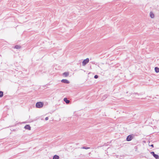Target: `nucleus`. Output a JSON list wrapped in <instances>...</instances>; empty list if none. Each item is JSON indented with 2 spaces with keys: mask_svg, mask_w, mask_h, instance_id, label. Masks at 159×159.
Segmentation results:
<instances>
[{
  "mask_svg": "<svg viewBox=\"0 0 159 159\" xmlns=\"http://www.w3.org/2000/svg\"><path fill=\"white\" fill-rule=\"evenodd\" d=\"M81 148L87 149H89L90 148L87 147H82Z\"/></svg>",
  "mask_w": 159,
  "mask_h": 159,
  "instance_id": "ddd939ff",
  "label": "nucleus"
},
{
  "mask_svg": "<svg viewBox=\"0 0 159 159\" xmlns=\"http://www.w3.org/2000/svg\"><path fill=\"white\" fill-rule=\"evenodd\" d=\"M48 117H46V118H45V120H48Z\"/></svg>",
  "mask_w": 159,
  "mask_h": 159,
  "instance_id": "f3484780",
  "label": "nucleus"
},
{
  "mask_svg": "<svg viewBox=\"0 0 159 159\" xmlns=\"http://www.w3.org/2000/svg\"><path fill=\"white\" fill-rule=\"evenodd\" d=\"M59 157L57 155H54L53 157V159H59Z\"/></svg>",
  "mask_w": 159,
  "mask_h": 159,
  "instance_id": "9d476101",
  "label": "nucleus"
},
{
  "mask_svg": "<svg viewBox=\"0 0 159 159\" xmlns=\"http://www.w3.org/2000/svg\"><path fill=\"white\" fill-rule=\"evenodd\" d=\"M3 96V92L2 91H0V97H2Z\"/></svg>",
  "mask_w": 159,
  "mask_h": 159,
  "instance_id": "4468645a",
  "label": "nucleus"
},
{
  "mask_svg": "<svg viewBox=\"0 0 159 159\" xmlns=\"http://www.w3.org/2000/svg\"><path fill=\"white\" fill-rule=\"evenodd\" d=\"M133 136L131 135H129L127 136L126 138V140L127 141H130L133 139Z\"/></svg>",
  "mask_w": 159,
  "mask_h": 159,
  "instance_id": "7ed1b4c3",
  "label": "nucleus"
},
{
  "mask_svg": "<svg viewBox=\"0 0 159 159\" xmlns=\"http://www.w3.org/2000/svg\"><path fill=\"white\" fill-rule=\"evenodd\" d=\"M20 46L19 45H16L15 46V48L16 49H19L20 48Z\"/></svg>",
  "mask_w": 159,
  "mask_h": 159,
  "instance_id": "f8f14e48",
  "label": "nucleus"
},
{
  "mask_svg": "<svg viewBox=\"0 0 159 159\" xmlns=\"http://www.w3.org/2000/svg\"><path fill=\"white\" fill-rule=\"evenodd\" d=\"M151 153L152 155L154 156L155 154L154 152H151Z\"/></svg>",
  "mask_w": 159,
  "mask_h": 159,
  "instance_id": "2eb2a0df",
  "label": "nucleus"
},
{
  "mask_svg": "<svg viewBox=\"0 0 159 159\" xmlns=\"http://www.w3.org/2000/svg\"><path fill=\"white\" fill-rule=\"evenodd\" d=\"M26 129H27L29 130H30V127L29 125H26L24 127Z\"/></svg>",
  "mask_w": 159,
  "mask_h": 159,
  "instance_id": "423d86ee",
  "label": "nucleus"
},
{
  "mask_svg": "<svg viewBox=\"0 0 159 159\" xmlns=\"http://www.w3.org/2000/svg\"><path fill=\"white\" fill-rule=\"evenodd\" d=\"M61 82L66 84H69L70 83L69 81L66 79H63L61 80Z\"/></svg>",
  "mask_w": 159,
  "mask_h": 159,
  "instance_id": "20e7f679",
  "label": "nucleus"
},
{
  "mask_svg": "<svg viewBox=\"0 0 159 159\" xmlns=\"http://www.w3.org/2000/svg\"><path fill=\"white\" fill-rule=\"evenodd\" d=\"M64 101L66 102V103L67 104H68L70 103V101L68 100L66 98H65L64 99Z\"/></svg>",
  "mask_w": 159,
  "mask_h": 159,
  "instance_id": "6e6552de",
  "label": "nucleus"
},
{
  "mask_svg": "<svg viewBox=\"0 0 159 159\" xmlns=\"http://www.w3.org/2000/svg\"><path fill=\"white\" fill-rule=\"evenodd\" d=\"M89 61V59L88 58H87L86 59L84 60L82 62V66H85L88 63Z\"/></svg>",
  "mask_w": 159,
  "mask_h": 159,
  "instance_id": "f03ea898",
  "label": "nucleus"
},
{
  "mask_svg": "<svg viewBox=\"0 0 159 159\" xmlns=\"http://www.w3.org/2000/svg\"><path fill=\"white\" fill-rule=\"evenodd\" d=\"M69 72H65L63 73V75L65 77L68 76L69 75Z\"/></svg>",
  "mask_w": 159,
  "mask_h": 159,
  "instance_id": "39448f33",
  "label": "nucleus"
},
{
  "mask_svg": "<svg viewBox=\"0 0 159 159\" xmlns=\"http://www.w3.org/2000/svg\"><path fill=\"white\" fill-rule=\"evenodd\" d=\"M43 106V103L42 102H38L36 104V107L38 108H41Z\"/></svg>",
  "mask_w": 159,
  "mask_h": 159,
  "instance_id": "f257e3e1",
  "label": "nucleus"
},
{
  "mask_svg": "<svg viewBox=\"0 0 159 159\" xmlns=\"http://www.w3.org/2000/svg\"><path fill=\"white\" fill-rule=\"evenodd\" d=\"M155 70L156 73L159 72V68L157 67H155Z\"/></svg>",
  "mask_w": 159,
  "mask_h": 159,
  "instance_id": "1a4fd4ad",
  "label": "nucleus"
},
{
  "mask_svg": "<svg viewBox=\"0 0 159 159\" xmlns=\"http://www.w3.org/2000/svg\"><path fill=\"white\" fill-rule=\"evenodd\" d=\"M152 147H154V146H153V144H152L151 145H150Z\"/></svg>",
  "mask_w": 159,
  "mask_h": 159,
  "instance_id": "a211bd4d",
  "label": "nucleus"
},
{
  "mask_svg": "<svg viewBox=\"0 0 159 159\" xmlns=\"http://www.w3.org/2000/svg\"><path fill=\"white\" fill-rule=\"evenodd\" d=\"M98 75H95L94 76V78H95V79H97L98 78Z\"/></svg>",
  "mask_w": 159,
  "mask_h": 159,
  "instance_id": "dca6fc26",
  "label": "nucleus"
},
{
  "mask_svg": "<svg viewBox=\"0 0 159 159\" xmlns=\"http://www.w3.org/2000/svg\"><path fill=\"white\" fill-rule=\"evenodd\" d=\"M150 16L152 18H153L154 17V15L152 11L150 12Z\"/></svg>",
  "mask_w": 159,
  "mask_h": 159,
  "instance_id": "0eeeda50",
  "label": "nucleus"
},
{
  "mask_svg": "<svg viewBox=\"0 0 159 159\" xmlns=\"http://www.w3.org/2000/svg\"><path fill=\"white\" fill-rule=\"evenodd\" d=\"M154 157L156 159H159V156L158 155L155 154L154 156Z\"/></svg>",
  "mask_w": 159,
  "mask_h": 159,
  "instance_id": "9b49d317",
  "label": "nucleus"
}]
</instances>
